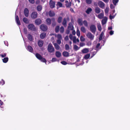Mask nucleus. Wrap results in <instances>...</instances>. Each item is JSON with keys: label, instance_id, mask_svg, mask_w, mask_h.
<instances>
[{"label": "nucleus", "instance_id": "2", "mask_svg": "<svg viewBox=\"0 0 130 130\" xmlns=\"http://www.w3.org/2000/svg\"><path fill=\"white\" fill-rule=\"evenodd\" d=\"M47 50L48 52L50 53L54 52L55 51V49L53 47L52 44L50 43L47 46Z\"/></svg>", "mask_w": 130, "mask_h": 130}, {"label": "nucleus", "instance_id": "22", "mask_svg": "<svg viewBox=\"0 0 130 130\" xmlns=\"http://www.w3.org/2000/svg\"><path fill=\"white\" fill-rule=\"evenodd\" d=\"M46 35V33L44 32L40 34V37L41 39H44Z\"/></svg>", "mask_w": 130, "mask_h": 130}, {"label": "nucleus", "instance_id": "6", "mask_svg": "<svg viewBox=\"0 0 130 130\" xmlns=\"http://www.w3.org/2000/svg\"><path fill=\"white\" fill-rule=\"evenodd\" d=\"M28 28L32 30L35 31L36 30L35 26L32 24H29L28 26Z\"/></svg>", "mask_w": 130, "mask_h": 130}, {"label": "nucleus", "instance_id": "41", "mask_svg": "<svg viewBox=\"0 0 130 130\" xmlns=\"http://www.w3.org/2000/svg\"><path fill=\"white\" fill-rule=\"evenodd\" d=\"M52 20L53 21L52 24V26L53 27H54L56 25V23L55 22V19L54 18L52 19Z\"/></svg>", "mask_w": 130, "mask_h": 130}, {"label": "nucleus", "instance_id": "8", "mask_svg": "<svg viewBox=\"0 0 130 130\" xmlns=\"http://www.w3.org/2000/svg\"><path fill=\"white\" fill-rule=\"evenodd\" d=\"M55 1H53L52 0H50V5L51 8H53L55 7Z\"/></svg>", "mask_w": 130, "mask_h": 130}, {"label": "nucleus", "instance_id": "44", "mask_svg": "<svg viewBox=\"0 0 130 130\" xmlns=\"http://www.w3.org/2000/svg\"><path fill=\"white\" fill-rule=\"evenodd\" d=\"M86 2L88 4H91L92 2V0H86Z\"/></svg>", "mask_w": 130, "mask_h": 130}, {"label": "nucleus", "instance_id": "64", "mask_svg": "<svg viewBox=\"0 0 130 130\" xmlns=\"http://www.w3.org/2000/svg\"><path fill=\"white\" fill-rule=\"evenodd\" d=\"M69 37L68 36H66L65 38L64 39L66 41H67L68 40Z\"/></svg>", "mask_w": 130, "mask_h": 130}, {"label": "nucleus", "instance_id": "5", "mask_svg": "<svg viewBox=\"0 0 130 130\" xmlns=\"http://www.w3.org/2000/svg\"><path fill=\"white\" fill-rule=\"evenodd\" d=\"M87 37L91 40L93 39L94 36L90 32H88L86 34Z\"/></svg>", "mask_w": 130, "mask_h": 130}, {"label": "nucleus", "instance_id": "48", "mask_svg": "<svg viewBox=\"0 0 130 130\" xmlns=\"http://www.w3.org/2000/svg\"><path fill=\"white\" fill-rule=\"evenodd\" d=\"M80 40L81 41L83 42L85 41V39L82 36H81L80 37Z\"/></svg>", "mask_w": 130, "mask_h": 130}, {"label": "nucleus", "instance_id": "10", "mask_svg": "<svg viewBox=\"0 0 130 130\" xmlns=\"http://www.w3.org/2000/svg\"><path fill=\"white\" fill-rule=\"evenodd\" d=\"M29 13V11L28 9L27 8H25L24 10V14L26 17H28V16Z\"/></svg>", "mask_w": 130, "mask_h": 130}, {"label": "nucleus", "instance_id": "21", "mask_svg": "<svg viewBox=\"0 0 130 130\" xmlns=\"http://www.w3.org/2000/svg\"><path fill=\"white\" fill-rule=\"evenodd\" d=\"M95 11L96 13L99 14L101 12V9L98 7H96L95 9Z\"/></svg>", "mask_w": 130, "mask_h": 130}, {"label": "nucleus", "instance_id": "46", "mask_svg": "<svg viewBox=\"0 0 130 130\" xmlns=\"http://www.w3.org/2000/svg\"><path fill=\"white\" fill-rule=\"evenodd\" d=\"M119 0H113L112 2L113 4L116 5L117 3L118 2Z\"/></svg>", "mask_w": 130, "mask_h": 130}, {"label": "nucleus", "instance_id": "30", "mask_svg": "<svg viewBox=\"0 0 130 130\" xmlns=\"http://www.w3.org/2000/svg\"><path fill=\"white\" fill-rule=\"evenodd\" d=\"M89 51V50L87 48H85L82 50V52L83 53H87Z\"/></svg>", "mask_w": 130, "mask_h": 130}, {"label": "nucleus", "instance_id": "4", "mask_svg": "<svg viewBox=\"0 0 130 130\" xmlns=\"http://www.w3.org/2000/svg\"><path fill=\"white\" fill-rule=\"evenodd\" d=\"M38 13L36 11H33L31 14V17L33 19H36L37 17Z\"/></svg>", "mask_w": 130, "mask_h": 130}, {"label": "nucleus", "instance_id": "56", "mask_svg": "<svg viewBox=\"0 0 130 130\" xmlns=\"http://www.w3.org/2000/svg\"><path fill=\"white\" fill-rule=\"evenodd\" d=\"M115 17V16H114V15H113V16H112V15H111L110 14V16H109V19H111V20L112 19L114 18Z\"/></svg>", "mask_w": 130, "mask_h": 130}, {"label": "nucleus", "instance_id": "49", "mask_svg": "<svg viewBox=\"0 0 130 130\" xmlns=\"http://www.w3.org/2000/svg\"><path fill=\"white\" fill-rule=\"evenodd\" d=\"M74 49L75 51H76L79 49V48L76 45H75L74 46Z\"/></svg>", "mask_w": 130, "mask_h": 130}, {"label": "nucleus", "instance_id": "31", "mask_svg": "<svg viewBox=\"0 0 130 130\" xmlns=\"http://www.w3.org/2000/svg\"><path fill=\"white\" fill-rule=\"evenodd\" d=\"M92 10V9L90 8H88L86 11V12L87 14H89L91 12Z\"/></svg>", "mask_w": 130, "mask_h": 130}, {"label": "nucleus", "instance_id": "7", "mask_svg": "<svg viewBox=\"0 0 130 130\" xmlns=\"http://www.w3.org/2000/svg\"><path fill=\"white\" fill-rule=\"evenodd\" d=\"M40 28L43 31H45L47 29V27L46 25L42 24L40 26Z\"/></svg>", "mask_w": 130, "mask_h": 130}, {"label": "nucleus", "instance_id": "36", "mask_svg": "<svg viewBox=\"0 0 130 130\" xmlns=\"http://www.w3.org/2000/svg\"><path fill=\"white\" fill-rule=\"evenodd\" d=\"M59 25L57 26L55 28V31L56 33L59 32Z\"/></svg>", "mask_w": 130, "mask_h": 130}, {"label": "nucleus", "instance_id": "53", "mask_svg": "<svg viewBox=\"0 0 130 130\" xmlns=\"http://www.w3.org/2000/svg\"><path fill=\"white\" fill-rule=\"evenodd\" d=\"M61 63L63 65H66L67 64V62L65 61H62L61 62Z\"/></svg>", "mask_w": 130, "mask_h": 130}, {"label": "nucleus", "instance_id": "3", "mask_svg": "<svg viewBox=\"0 0 130 130\" xmlns=\"http://www.w3.org/2000/svg\"><path fill=\"white\" fill-rule=\"evenodd\" d=\"M90 28L91 31L93 34H95L96 30L95 25L93 24L91 25L90 26Z\"/></svg>", "mask_w": 130, "mask_h": 130}, {"label": "nucleus", "instance_id": "34", "mask_svg": "<svg viewBox=\"0 0 130 130\" xmlns=\"http://www.w3.org/2000/svg\"><path fill=\"white\" fill-rule=\"evenodd\" d=\"M80 30L83 33H85L86 32V29L83 26L81 27Z\"/></svg>", "mask_w": 130, "mask_h": 130}, {"label": "nucleus", "instance_id": "63", "mask_svg": "<svg viewBox=\"0 0 130 130\" xmlns=\"http://www.w3.org/2000/svg\"><path fill=\"white\" fill-rule=\"evenodd\" d=\"M100 43H98L96 45V48H98L100 46Z\"/></svg>", "mask_w": 130, "mask_h": 130}, {"label": "nucleus", "instance_id": "24", "mask_svg": "<svg viewBox=\"0 0 130 130\" xmlns=\"http://www.w3.org/2000/svg\"><path fill=\"white\" fill-rule=\"evenodd\" d=\"M27 50L31 52H32L33 49L32 47L30 45H28L27 47Z\"/></svg>", "mask_w": 130, "mask_h": 130}, {"label": "nucleus", "instance_id": "17", "mask_svg": "<svg viewBox=\"0 0 130 130\" xmlns=\"http://www.w3.org/2000/svg\"><path fill=\"white\" fill-rule=\"evenodd\" d=\"M27 38L28 40L30 41H32L34 39L32 36L30 34L27 35Z\"/></svg>", "mask_w": 130, "mask_h": 130}, {"label": "nucleus", "instance_id": "47", "mask_svg": "<svg viewBox=\"0 0 130 130\" xmlns=\"http://www.w3.org/2000/svg\"><path fill=\"white\" fill-rule=\"evenodd\" d=\"M57 37L58 38V39L61 40L62 39V36L60 34H58L57 35Z\"/></svg>", "mask_w": 130, "mask_h": 130}, {"label": "nucleus", "instance_id": "16", "mask_svg": "<svg viewBox=\"0 0 130 130\" xmlns=\"http://www.w3.org/2000/svg\"><path fill=\"white\" fill-rule=\"evenodd\" d=\"M68 29L71 30H73L74 29V27L73 25H72V23H69L68 26Z\"/></svg>", "mask_w": 130, "mask_h": 130}, {"label": "nucleus", "instance_id": "50", "mask_svg": "<svg viewBox=\"0 0 130 130\" xmlns=\"http://www.w3.org/2000/svg\"><path fill=\"white\" fill-rule=\"evenodd\" d=\"M109 8L106 7L105 10V14H107L108 12Z\"/></svg>", "mask_w": 130, "mask_h": 130}, {"label": "nucleus", "instance_id": "52", "mask_svg": "<svg viewBox=\"0 0 130 130\" xmlns=\"http://www.w3.org/2000/svg\"><path fill=\"white\" fill-rule=\"evenodd\" d=\"M103 37V35H102V34H101L100 35L99 37V40H101L102 39Z\"/></svg>", "mask_w": 130, "mask_h": 130}, {"label": "nucleus", "instance_id": "40", "mask_svg": "<svg viewBox=\"0 0 130 130\" xmlns=\"http://www.w3.org/2000/svg\"><path fill=\"white\" fill-rule=\"evenodd\" d=\"M90 56V54H87L85 55L84 57V58L85 59H88Z\"/></svg>", "mask_w": 130, "mask_h": 130}, {"label": "nucleus", "instance_id": "45", "mask_svg": "<svg viewBox=\"0 0 130 130\" xmlns=\"http://www.w3.org/2000/svg\"><path fill=\"white\" fill-rule=\"evenodd\" d=\"M76 34L78 37H79L80 36V31L78 29H77L76 31Z\"/></svg>", "mask_w": 130, "mask_h": 130}, {"label": "nucleus", "instance_id": "62", "mask_svg": "<svg viewBox=\"0 0 130 130\" xmlns=\"http://www.w3.org/2000/svg\"><path fill=\"white\" fill-rule=\"evenodd\" d=\"M114 31L111 30L110 31L109 34L111 35H112L113 34Z\"/></svg>", "mask_w": 130, "mask_h": 130}, {"label": "nucleus", "instance_id": "14", "mask_svg": "<svg viewBox=\"0 0 130 130\" xmlns=\"http://www.w3.org/2000/svg\"><path fill=\"white\" fill-rule=\"evenodd\" d=\"M44 44V41L41 40H39L38 41V46L40 47L42 46Z\"/></svg>", "mask_w": 130, "mask_h": 130}, {"label": "nucleus", "instance_id": "23", "mask_svg": "<svg viewBox=\"0 0 130 130\" xmlns=\"http://www.w3.org/2000/svg\"><path fill=\"white\" fill-rule=\"evenodd\" d=\"M63 56L65 57H68L69 56V53L67 51H64L62 53Z\"/></svg>", "mask_w": 130, "mask_h": 130}, {"label": "nucleus", "instance_id": "18", "mask_svg": "<svg viewBox=\"0 0 130 130\" xmlns=\"http://www.w3.org/2000/svg\"><path fill=\"white\" fill-rule=\"evenodd\" d=\"M15 21L17 23L18 25H21V24L19 20V17L18 15H17L16 16Z\"/></svg>", "mask_w": 130, "mask_h": 130}, {"label": "nucleus", "instance_id": "55", "mask_svg": "<svg viewBox=\"0 0 130 130\" xmlns=\"http://www.w3.org/2000/svg\"><path fill=\"white\" fill-rule=\"evenodd\" d=\"M28 1L30 3L33 4L35 3L34 0H28Z\"/></svg>", "mask_w": 130, "mask_h": 130}, {"label": "nucleus", "instance_id": "9", "mask_svg": "<svg viewBox=\"0 0 130 130\" xmlns=\"http://www.w3.org/2000/svg\"><path fill=\"white\" fill-rule=\"evenodd\" d=\"M65 6L66 7L68 8H70L72 5V3L70 2H69L68 1H65Z\"/></svg>", "mask_w": 130, "mask_h": 130}, {"label": "nucleus", "instance_id": "1", "mask_svg": "<svg viewBox=\"0 0 130 130\" xmlns=\"http://www.w3.org/2000/svg\"><path fill=\"white\" fill-rule=\"evenodd\" d=\"M36 56L37 59L40 60L41 62L45 63L46 62L45 59L44 58L42 57L38 53H36Z\"/></svg>", "mask_w": 130, "mask_h": 130}, {"label": "nucleus", "instance_id": "60", "mask_svg": "<svg viewBox=\"0 0 130 130\" xmlns=\"http://www.w3.org/2000/svg\"><path fill=\"white\" fill-rule=\"evenodd\" d=\"M110 8L111 9H113L114 8V6L112 4H111L110 5Z\"/></svg>", "mask_w": 130, "mask_h": 130}, {"label": "nucleus", "instance_id": "15", "mask_svg": "<svg viewBox=\"0 0 130 130\" xmlns=\"http://www.w3.org/2000/svg\"><path fill=\"white\" fill-rule=\"evenodd\" d=\"M77 22L79 25L81 26L83 25V22L82 18H78L77 20Z\"/></svg>", "mask_w": 130, "mask_h": 130}, {"label": "nucleus", "instance_id": "57", "mask_svg": "<svg viewBox=\"0 0 130 130\" xmlns=\"http://www.w3.org/2000/svg\"><path fill=\"white\" fill-rule=\"evenodd\" d=\"M85 45V44L83 42H81L80 43V46H83Z\"/></svg>", "mask_w": 130, "mask_h": 130}, {"label": "nucleus", "instance_id": "27", "mask_svg": "<svg viewBox=\"0 0 130 130\" xmlns=\"http://www.w3.org/2000/svg\"><path fill=\"white\" fill-rule=\"evenodd\" d=\"M23 22L26 24H28L29 23V21L26 18H24L23 19Z\"/></svg>", "mask_w": 130, "mask_h": 130}, {"label": "nucleus", "instance_id": "19", "mask_svg": "<svg viewBox=\"0 0 130 130\" xmlns=\"http://www.w3.org/2000/svg\"><path fill=\"white\" fill-rule=\"evenodd\" d=\"M107 19L106 17H105L102 21V24L103 25L105 24L107 21Z\"/></svg>", "mask_w": 130, "mask_h": 130}, {"label": "nucleus", "instance_id": "58", "mask_svg": "<svg viewBox=\"0 0 130 130\" xmlns=\"http://www.w3.org/2000/svg\"><path fill=\"white\" fill-rule=\"evenodd\" d=\"M61 40L58 39L57 40V42L58 44H60L61 43Z\"/></svg>", "mask_w": 130, "mask_h": 130}, {"label": "nucleus", "instance_id": "28", "mask_svg": "<svg viewBox=\"0 0 130 130\" xmlns=\"http://www.w3.org/2000/svg\"><path fill=\"white\" fill-rule=\"evenodd\" d=\"M46 22L48 25H50L51 23V21L50 18H47L46 20Z\"/></svg>", "mask_w": 130, "mask_h": 130}, {"label": "nucleus", "instance_id": "13", "mask_svg": "<svg viewBox=\"0 0 130 130\" xmlns=\"http://www.w3.org/2000/svg\"><path fill=\"white\" fill-rule=\"evenodd\" d=\"M67 20L66 19V18H64L62 23V25L64 26V27H67Z\"/></svg>", "mask_w": 130, "mask_h": 130}, {"label": "nucleus", "instance_id": "29", "mask_svg": "<svg viewBox=\"0 0 130 130\" xmlns=\"http://www.w3.org/2000/svg\"><path fill=\"white\" fill-rule=\"evenodd\" d=\"M48 13L49 16L51 17H53L55 15V14L54 12L51 11H49Z\"/></svg>", "mask_w": 130, "mask_h": 130}, {"label": "nucleus", "instance_id": "59", "mask_svg": "<svg viewBox=\"0 0 130 130\" xmlns=\"http://www.w3.org/2000/svg\"><path fill=\"white\" fill-rule=\"evenodd\" d=\"M24 31L25 34H26L27 33V31L26 28H25L24 29Z\"/></svg>", "mask_w": 130, "mask_h": 130}, {"label": "nucleus", "instance_id": "42", "mask_svg": "<svg viewBox=\"0 0 130 130\" xmlns=\"http://www.w3.org/2000/svg\"><path fill=\"white\" fill-rule=\"evenodd\" d=\"M65 49L66 50H68L69 49L70 47L68 45L66 44L65 46Z\"/></svg>", "mask_w": 130, "mask_h": 130}, {"label": "nucleus", "instance_id": "32", "mask_svg": "<svg viewBox=\"0 0 130 130\" xmlns=\"http://www.w3.org/2000/svg\"><path fill=\"white\" fill-rule=\"evenodd\" d=\"M104 15V13H101L99 14L98 18L100 19H102L103 18Z\"/></svg>", "mask_w": 130, "mask_h": 130}, {"label": "nucleus", "instance_id": "33", "mask_svg": "<svg viewBox=\"0 0 130 130\" xmlns=\"http://www.w3.org/2000/svg\"><path fill=\"white\" fill-rule=\"evenodd\" d=\"M64 28L63 26H61L60 28V33H63L64 31Z\"/></svg>", "mask_w": 130, "mask_h": 130}, {"label": "nucleus", "instance_id": "54", "mask_svg": "<svg viewBox=\"0 0 130 130\" xmlns=\"http://www.w3.org/2000/svg\"><path fill=\"white\" fill-rule=\"evenodd\" d=\"M57 59L55 58H52V62H54L57 61Z\"/></svg>", "mask_w": 130, "mask_h": 130}, {"label": "nucleus", "instance_id": "51", "mask_svg": "<svg viewBox=\"0 0 130 130\" xmlns=\"http://www.w3.org/2000/svg\"><path fill=\"white\" fill-rule=\"evenodd\" d=\"M76 37H74L73 38V43H76Z\"/></svg>", "mask_w": 130, "mask_h": 130}, {"label": "nucleus", "instance_id": "12", "mask_svg": "<svg viewBox=\"0 0 130 130\" xmlns=\"http://www.w3.org/2000/svg\"><path fill=\"white\" fill-rule=\"evenodd\" d=\"M42 22V21L39 18L35 20V24L37 25L40 24Z\"/></svg>", "mask_w": 130, "mask_h": 130}, {"label": "nucleus", "instance_id": "43", "mask_svg": "<svg viewBox=\"0 0 130 130\" xmlns=\"http://www.w3.org/2000/svg\"><path fill=\"white\" fill-rule=\"evenodd\" d=\"M97 27L98 30L99 31H101L102 30V27L101 26L100 24H99L97 25Z\"/></svg>", "mask_w": 130, "mask_h": 130}, {"label": "nucleus", "instance_id": "35", "mask_svg": "<svg viewBox=\"0 0 130 130\" xmlns=\"http://www.w3.org/2000/svg\"><path fill=\"white\" fill-rule=\"evenodd\" d=\"M54 45L55 49L57 50H59L60 49L59 46L57 43H55Z\"/></svg>", "mask_w": 130, "mask_h": 130}, {"label": "nucleus", "instance_id": "61", "mask_svg": "<svg viewBox=\"0 0 130 130\" xmlns=\"http://www.w3.org/2000/svg\"><path fill=\"white\" fill-rule=\"evenodd\" d=\"M6 53H4L3 54H2L1 55V56L3 57H6Z\"/></svg>", "mask_w": 130, "mask_h": 130}, {"label": "nucleus", "instance_id": "38", "mask_svg": "<svg viewBox=\"0 0 130 130\" xmlns=\"http://www.w3.org/2000/svg\"><path fill=\"white\" fill-rule=\"evenodd\" d=\"M8 60V57H5L3 59V61L4 63H6L7 62Z\"/></svg>", "mask_w": 130, "mask_h": 130}, {"label": "nucleus", "instance_id": "37", "mask_svg": "<svg viewBox=\"0 0 130 130\" xmlns=\"http://www.w3.org/2000/svg\"><path fill=\"white\" fill-rule=\"evenodd\" d=\"M62 17H59L57 19V22L58 23H60L62 21Z\"/></svg>", "mask_w": 130, "mask_h": 130}, {"label": "nucleus", "instance_id": "25", "mask_svg": "<svg viewBox=\"0 0 130 130\" xmlns=\"http://www.w3.org/2000/svg\"><path fill=\"white\" fill-rule=\"evenodd\" d=\"M55 55L57 58L60 57L61 56V53L59 51H56L55 52Z\"/></svg>", "mask_w": 130, "mask_h": 130}, {"label": "nucleus", "instance_id": "11", "mask_svg": "<svg viewBox=\"0 0 130 130\" xmlns=\"http://www.w3.org/2000/svg\"><path fill=\"white\" fill-rule=\"evenodd\" d=\"M98 5L101 8H103L105 6V4L102 2L100 1L99 2Z\"/></svg>", "mask_w": 130, "mask_h": 130}, {"label": "nucleus", "instance_id": "20", "mask_svg": "<svg viewBox=\"0 0 130 130\" xmlns=\"http://www.w3.org/2000/svg\"><path fill=\"white\" fill-rule=\"evenodd\" d=\"M56 5L57 7L58 8L64 7V6H63V4L62 3L59 2H57Z\"/></svg>", "mask_w": 130, "mask_h": 130}, {"label": "nucleus", "instance_id": "39", "mask_svg": "<svg viewBox=\"0 0 130 130\" xmlns=\"http://www.w3.org/2000/svg\"><path fill=\"white\" fill-rule=\"evenodd\" d=\"M83 24L86 27L88 26V23L87 22L86 20H85L83 21Z\"/></svg>", "mask_w": 130, "mask_h": 130}, {"label": "nucleus", "instance_id": "26", "mask_svg": "<svg viewBox=\"0 0 130 130\" xmlns=\"http://www.w3.org/2000/svg\"><path fill=\"white\" fill-rule=\"evenodd\" d=\"M42 9V6L41 5H38L37 7V9L38 11H41Z\"/></svg>", "mask_w": 130, "mask_h": 130}]
</instances>
